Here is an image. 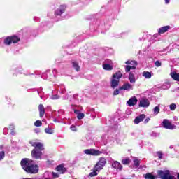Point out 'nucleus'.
<instances>
[{"label": "nucleus", "instance_id": "obj_36", "mask_svg": "<svg viewBox=\"0 0 179 179\" xmlns=\"http://www.w3.org/2000/svg\"><path fill=\"white\" fill-rule=\"evenodd\" d=\"M52 100H58V99H59V96L58 95H52L50 96Z\"/></svg>", "mask_w": 179, "mask_h": 179}, {"label": "nucleus", "instance_id": "obj_47", "mask_svg": "<svg viewBox=\"0 0 179 179\" xmlns=\"http://www.w3.org/2000/svg\"><path fill=\"white\" fill-rule=\"evenodd\" d=\"M177 178L179 179V173H178Z\"/></svg>", "mask_w": 179, "mask_h": 179}, {"label": "nucleus", "instance_id": "obj_5", "mask_svg": "<svg viewBox=\"0 0 179 179\" xmlns=\"http://www.w3.org/2000/svg\"><path fill=\"white\" fill-rule=\"evenodd\" d=\"M157 173L161 179H177V178H176L174 176H172L171 173H170L169 170H159L158 171Z\"/></svg>", "mask_w": 179, "mask_h": 179}, {"label": "nucleus", "instance_id": "obj_10", "mask_svg": "<svg viewBox=\"0 0 179 179\" xmlns=\"http://www.w3.org/2000/svg\"><path fill=\"white\" fill-rule=\"evenodd\" d=\"M139 107H143L144 108H146L150 106V102H149V99L146 97H143L140 99V103Z\"/></svg>", "mask_w": 179, "mask_h": 179}, {"label": "nucleus", "instance_id": "obj_51", "mask_svg": "<svg viewBox=\"0 0 179 179\" xmlns=\"http://www.w3.org/2000/svg\"><path fill=\"white\" fill-rule=\"evenodd\" d=\"M73 179H77V178H73Z\"/></svg>", "mask_w": 179, "mask_h": 179}, {"label": "nucleus", "instance_id": "obj_39", "mask_svg": "<svg viewBox=\"0 0 179 179\" xmlns=\"http://www.w3.org/2000/svg\"><path fill=\"white\" fill-rule=\"evenodd\" d=\"M52 176L53 177V178H58V177H59V176L58 175V173H56L55 172L52 173Z\"/></svg>", "mask_w": 179, "mask_h": 179}, {"label": "nucleus", "instance_id": "obj_20", "mask_svg": "<svg viewBox=\"0 0 179 179\" xmlns=\"http://www.w3.org/2000/svg\"><path fill=\"white\" fill-rule=\"evenodd\" d=\"M171 76L172 78V79H173V80H176L177 82H179V73L176 72V71H173L171 73Z\"/></svg>", "mask_w": 179, "mask_h": 179}, {"label": "nucleus", "instance_id": "obj_42", "mask_svg": "<svg viewBox=\"0 0 179 179\" xmlns=\"http://www.w3.org/2000/svg\"><path fill=\"white\" fill-rule=\"evenodd\" d=\"M149 121H150V118L148 117L144 120L145 124H148V122H149Z\"/></svg>", "mask_w": 179, "mask_h": 179}, {"label": "nucleus", "instance_id": "obj_17", "mask_svg": "<svg viewBox=\"0 0 179 179\" xmlns=\"http://www.w3.org/2000/svg\"><path fill=\"white\" fill-rule=\"evenodd\" d=\"M170 28L171 27L169 25L162 27L158 29V33H159V34H164V33H166V31H169V30H170Z\"/></svg>", "mask_w": 179, "mask_h": 179}, {"label": "nucleus", "instance_id": "obj_9", "mask_svg": "<svg viewBox=\"0 0 179 179\" xmlns=\"http://www.w3.org/2000/svg\"><path fill=\"white\" fill-rule=\"evenodd\" d=\"M85 155H92V156H100L101 152L95 149H86L84 150Z\"/></svg>", "mask_w": 179, "mask_h": 179}, {"label": "nucleus", "instance_id": "obj_4", "mask_svg": "<svg viewBox=\"0 0 179 179\" xmlns=\"http://www.w3.org/2000/svg\"><path fill=\"white\" fill-rule=\"evenodd\" d=\"M127 64L126 66H124L125 72H131V70L135 71L136 69V65H138V62L134 60H128L125 62Z\"/></svg>", "mask_w": 179, "mask_h": 179}, {"label": "nucleus", "instance_id": "obj_27", "mask_svg": "<svg viewBox=\"0 0 179 179\" xmlns=\"http://www.w3.org/2000/svg\"><path fill=\"white\" fill-rule=\"evenodd\" d=\"M144 178L145 179H156V177L152 175V173H146L145 175H144Z\"/></svg>", "mask_w": 179, "mask_h": 179}, {"label": "nucleus", "instance_id": "obj_38", "mask_svg": "<svg viewBox=\"0 0 179 179\" xmlns=\"http://www.w3.org/2000/svg\"><path fill=\"white\" fill-rule=\"evenodd\" d=\"M155 66H157V67L162 66V62H160V61H159V60L156 61Z\"/></svg>", "mask_w": 179, "mask_h": 179}, {"label": "nucleus", "instance_id": "obj_30", "mask_svg": "<svg viewBox=\"0 0 179 179\" xmlns=\"http://www.w3.org/2000/svg\"><path fill=\"white\" fill-rule=\"evenodd\" d=\"M70 129L71 131H72L73 132H77L78 131V128L76 127V126L72 124L71 127H70Z\"/></svg>", "mask_w": 179, "mask_h": 179}, {"label": "nucleus", "instance_id": "obj_24", "mask_svg": "<svg viewBox=\"0 0 179 179\" xmlns=\"http://www.w3.org/2000/svg\"><path fill=\"white\" fill-rule=\"evenodd\" d=\"M45 134H48L49 135H52L54 134V129H52L51 127H48L45 129Z\"/></svg>", "mask_w": 179, "mask_h": 179}, {"label": "nucleus", "instance_id": "obj_34", "mask_svg": "<svg viewBox=\"0 0 179 179\" xmlns=\"http://www.w3.org/2000/svg\"><path fill=\"white\" fill-rule=\"evenodd\" d=\"M157 156L159 159H163V152L162 151L157 152Z\"/></svg>", "mask_w": 179, "mask_h": 179}, {"label": "nucleus", "instance_id": "obj_43", "mask_svg": "<svg viewBox=\"0 0 179 179\" xmlns=\"http://www.w3.org/2000/svg\"><path fill=\"white\" fill-rule=\"evenodd\" d=\"M74 113H75V114H76L77 115L80 113L78 110H74Z\"/></svg>", "mask_w": 179, "mask_h": 179}, {"label": "nucleus", "instance_id": "obj_7", "mask_svg": "<svg viewBox=\"0 0 179 179\" xmlns=\"http://www.w3.org/2000/svg\"><path fill=\"white\" fill-rule=\"evenodd\" d=\"M106 163H107V160L104 157H101L98 162L94 166V169L96 171H100L101 170H103V168L104 166H106Z\"/></svg>", "mask_w": 179, "mask_h": 179}, {"label": "nucleus", "instance_id": "obj_8", "mask_svg": "<svg viewBox=\"0 0 179 179\" xmlns=\"http://www.w3.org/2000/svg\"><path fill=\"white\" fill-rule=\"evenodd\" d=\"M162 125L166 129H176V125L171 124V122L167 119H164L162 122Z\"/></svg>", "mask_w": 179, "mask_h": 179}, {"label": "nucleus", "instance_id": "obj_13", "mask_svg": "<svg viewBox=\"0 0 179 179\" xmlns=\"http://www.w3.org/2000/svg\"><path fill=\"white\" fill-rule=\"evenodd\" d=\"M128 79L130 83H135L138 80V78L135 77V71L129 72Z\"/></svg>", "mask_w": 179, "mask_h": 179}, {"label": "nucleus", "instance_id": "obj_3", "mask_svg": "<svg viewBox=\"0 0 179 179\" xmlns=\"http://www.w3.org/2000/svg\"><path fill=\"white\" fill-rule=\"evenodd\" d=\"M122 78V73L120 71L115 73L112 77L110 81V87L112 89H115L118 87V85H120V79Z\"/></svg>", "mask_w": 179, "mask_h": 179}, {"label": "nucleus", "instance_id": "obj_12", "mask_svg": "<svg viewBox=\"0 0 179 179\" xmlns=\"http://www.w3.org/2000/svg\"><path fill=\"white\" fill-rule=\"evenodd\" d=\"M136 103H138V99L136 96H132L127 101V104L129 107H134V106H136Z\"/></svg>", "mask_w": 179, "mask_h": 179}, {"label": "nucleus", "instance_id": "obj_15", "mask_svg": "<svg viewBox=\"0 0 179 179\" xmlns=\"http://www.w3.org/2000/svg\"><path fill=\"white\" fill-rule=\"evenodd\" d=\"M134 89V87L132 85H131L129 83H124L120 88V90H127L129 92V90H132Z\"/></svg>", "mask_w": 179, "mask_h": 179}, {"label": "nucleus", "instance_id": "obj_29", "mask_svg": "<svg viewBox=\"0 0 179 179\" xmlns=\"http://www.w3.org/2000/svg\"><path fill=\"white\" fill-rule=\"evenodd\" d=\"M122 164H129L131 163V160L129 159H124L122 160Z\"/></svg>", "mask_w": 179, "mask_h": 179}, {"label": "nucleus", "instance_id": "obj_1", "mask_svg": "<svg viewBox=\"0 0 179 179\" xmlns=\"http://www.w3.org/2000/svg\"><path fill=\"white\" fill-rule=\"evenodd\" d=\"M30 145L35 149L31 151V156L33 159H41V156H43V150H44V145L38 141H30Z\"/></svg>", "mask_w": 179, "mask_h": 179}, {"label": "nucleus", "instance_id": "obj_44", "mask_svg": "<svg viewBox=\"0 0 179 179\" xmlns=\"http://www.w3.org/2000/svg\"><path fill=\"white\" fill-rule=\"evenodd\" d=\"M166 5H169L170 3V0H165Z\"/></svg>", "mask_w": 179, "mask_h": 179}, {"label": "nucleus", "instance_id": "obj_31", "mask_svg": "<svg viewBox=\"0 0 179 179\" xmlns=\"http://www.w3.org/2000/svg\"><path fill=\"white\" fill-rule=\"evenodd\" d=\"M97 171H96L94 168V171L90 173V177H94L97 176Z\"/></svg>", "mask_w": 179, "mask_h": 179}, {"label": "nucleus", "instance_id": "obj_14", "mask_svg": "<svg viewBox=\"0 0 179 179\" xmlns=\"http://www.w3.org/2000/svg\"><path fill=\"white\" fill-rule=\"evenodd\" d=\"M112 167L117 170V171H121L122 170V165L118 161H115L112 163Z\"/></svg>", "mask_w": 179, "mask_h": 179}, {"label": "nucleus", "instance_id": "obj_28", "mask_svg": "<svg viewBox=\"0 0 179 179\" xmlns=\"http://www.w3.org/2000/svg\"><path fill=\"white\" fill-rule=\"evenodd\" d=\"M77 118H78V120H83V118H85V114L83 113H80L77 115Z\"/></svg>", "mask_w": 179, "mask_h": 179}, {"label": "nucleus", "instance_id": "obj_6", "mask_svg": "<svg viewBox=\"0 0 179 179\" xmlns=\"http://www.w3.org/2000/svg\"><path fill=\"white\" fill-rule=\"evenodd\" d=\"M19 41H20V38L16 36H8L4 39V44L10 45V44H16Z\"/></svg>", "mask_w": 179, "mask_h": 179}, {"label": "nucleus", "instance_id": "obj_32", "mask_svg": "<svg viewBox=\"0 0 179 179\" xmlns=\"http://www.w3.org/2000/svg\"><path fill=\"white\" fill-rule=\"evenodd\" d=\"M176 108H177V106L175 103H172L169 106V108L171 111H174V110H176Z\"/></svg>", "mask_w": 179, "mask_h": 179}, {"label": "nucleus", "instance_id": "obj_19", "mask_svg": "<svg viewBox=\"0 0 179 179\" xmlns=\"http://www.w3.org/2000/svg\"><path fill=\"white\" fill-rule=\"evenodd\" d=\"M39 110V115L41 118H43L44 117V114H45V110L44 109V106L43 104H40L38 106Z\"/></svg>", "mask_w": 179, "mask_h": 179}, {"label": "nucleus", "instance_id": "obj_23", "mask_svg": "<svg viewBox=\"0 0 179 179\" xmlns=\"http://www.w3.org/2000/svg\"><path fill=\"white\" fill-rule=\"evenodd\" d=\"M142 75L145 79H150L152 78V73L149 71H143Z\"/></svg>", "mask_w": 179, "mask_h": 179}, {"label": "nucleus", "instance_id": "obj_11", "mask_svg": "<svg viewBox=\"0 0 179 179\" xmlns=\"http://www.w3.org/2000/svg\"><path fill=\"white\" fill-rule=\"evenodd\" d=\"M103 68L105 71H112L113 69V61L106 60L105 64H103Z\"/></svg>", "mask_w": 179, "mask_h": 179}, {"label": "nucleus", "instance_id": "obj_50", "mask_svg": "<svg viewBox=\"0 0 179 179\" xmlns=\"http://www.w3.org/2000/svg\"><path fill=\"white\" fill-rule=\"evenodd\" d=\"M73 96H74V97H76V95H74Z\"/></svg>", "mask_w": 179, "mask_h": 179}, {"label": "nucleus", "instance_id": "obj_45", "mask_svg": "<svg viewBox=\"0 0 179 179\" xmlns=\"http://www.w3.org/2000/svg\"><path fill=\"white\" fill-rule=\"evenodd\" d=\"M65 92H66L65 90H62V89L60 90V93H65Z\"/></svg>", "mask_w": 179, "mask_h": 179}, {"label": "nucleus", "instance_id": "obj_41", "mask_svg": "<svg viewBox=\"0 0 179 179\" xmlns=\"http://www.w3.org/2000/svg\"><path fill=\"white\" fill-rule=\"evenodd\" d=\"M9 129H10V131H13V129H15V126H13V124L10 125Z\"/></svg>", "mask_w": 179, "mask_h": 179}, {"label": "nucleus", "instance_id": "obj_25", "mask_svg": "<svg viewBox=\"0 0 179 179\" xmlns=\"http://www.w3.org/2000/svg\"><path fill=\"white\" fill-rule=\"evenodd\" d=\"M154 115H157L160 113V105L155 106L153 109Z\"/></svg>", "mask_w": 179, "mask_h": 179}, {"label": "nucleus", "instance_id": "obj_22", "mask_svg": "<svg viewBox=\"0 0 179 179\" xmlns=\"http://www.w3.org/2000/svg\"><path fill=\"white\" fill-rule=\"evenodd\" d=\"M72 66L74 69L77 71V72H79V71H80V66L78 64V62H73Z\"/></svg>", "mask_w": 179, "mask_h": 179}, {"label": "nucleus", "instance_id": "obj_37", "mask_svg": "<svg viewBox=\"0 0 179 179\" xmlns=\"http://www.w3.org/2000/svg\"><path fill=\"white\" fill-rule=\"evenodd\" d=\"M120 94V90L118 89H116L113 92V96H118Z\"/></svg>", "mask_w": 179, "mask_h": 179}, {"label": "nucleus", "instance_id": "obj_49", "mask_svg": "<svg viewBox=\"0 0 179 179\" xmlns=\"http://www.w3.org/2000/svg\"><path fill=\"white\" fill-rule=\"evenodd\" d=\"M54 122H57V120H54Z\"/></svg>", "mask_w": 179, "mask_h": 179}, {"label": "nucleus", "instance_id": "obj_16", "mask_svg": "<svg viewBox=\"0 0 179 179\" xmlns=\"http://www.w3.org/2000/svg\"><path fill=\"white\" fill-rule=\"evenodd\" d=\"M66 7L65 6H60V7L55 11V15L61 16L65 12Z\"/></svg>", "mask_w": 179, "mask_h": 179}, {"label": "nucleus", "instance_id": "obj_48", "mask_svg": "<svg viewBox=\"0 0 179 179\" xmlns=\"http://www.w3.org/2000/svg\"><path fill=\"white\" fill-rule=\"evenodd\" d=\"M53 72H57V69H53Z\"/></svg>", "mask_w": 179, "mask_h": 179}, {"label": "nucleus", "instance_id": "obj_40", "mask_svg": "<svg viewBox=\"0 0 179 179\" xmlns=\"http://www.w3.org/2000/svg\"><path fill=\"white\" fill-rule=\"evenodd\" d=\"M35 134H40L41 130L38 128L34 129Z\"/></svg>", "mask_w": 179, "mask_h": 179}, {"label": "nucleus", "instance_id": "obj_46", "mask_svg": "<svg viewBox=\"0 0 179 179\" xmlns=\"http://www.w3.org/2000/svg\"><path fill=\"white\" fill-rule=\"evenodd\" d=\"M10 134H11V135H15V131H12L10 132Z\"/></svg>", "mask_w": 179, "mask_h": 179}, {"label": "nucleus", "instance_id": "obj_21", "mask_svg": "<svg viewBox=\"0 0 179 179\" xmlns=\"http://www.w3.org/2000/svg\"><path fill=\"white\" fill-rule=\"evenodd\" d=\"M56 170L60 173V174H64V171H66V169L62 165H59L57 166Z\"/></svg>", "mask_w": 179, "mask_h": 179}, {"label": "nucleus", "instance_id": "obj_35", "mask_svg": "<svg viewBox=\"0 0 179 179\" xmlns=\"http://www.w3.org/2000/svg\"><path fill=\"white\" fill-rule=\"evenodd\" d=\"M4 157H5V152L3 151L0 152V161L3 160Z\"/></svg>", "mask_w": 179, "mask_h": 179}, {"label": "nucleus", "instance_id": "obj_33", "mask_svg": "<svg viewBox=\"0 0 179 179\" xmlns=\"http://www.w3.org/2000/svg\"><path fill=\"white\" fill-rule=\"evenodd\" d=\"M41 125H43V123H42L41 121H40V120H36V121L34 122V126H35V127H41Z\"/></svg>", "mask_w": 179, "mask_h": 179}, {"label": "nucleus", "instance_id": "obj_26", "mask_svg": "<svg viewBox=\"0 0 179 179\" xmlns=\"http://www.w3.org/2000/svg\"><path fill=\"white\" fill-rule=\"evenodd\" d=\"M133 162L136 167H139V164H141V159L138 158H134Z\"/></svg>", "mask_w": 179, "mask_h": 179}, {"label": "nucleus", "instance_id": "obj_2", "mask_svg": "<svg viewBox=\"0 0 179 179\" xmlns=\"http://www.w3.org/2000/svg\"><path fill=\"white\" fill-rule=\"evenodd\" d=\"M21 166L27 173H29L30 174L38 173V166L33 164V160L24 159L21 161Z\"/></svg>", "mask_w": 179, "mask_h": 179}, {"label": "nucleus", "instance_id": "obj_18", "mask_svg": "<svg viewBox=\"0 0 179 179\" xmlns=\"http://www.w3.org/2000/svg\"><path fill=\"white\" fill-rule=\"evenodd\" d=\"M146 116L145 115V114H141L139 116L136 117L134 119V124H139V122H142V121H143V120H145V117Z\"/></svg>", "mask_w": 179, "mask_h": 179}]
</instances>
